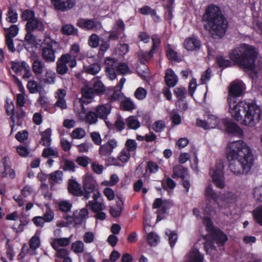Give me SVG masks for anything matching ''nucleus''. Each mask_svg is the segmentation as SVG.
Segmentation results:
<instances>
[{
	"mask_svg": "<svg viewBox=\"0 0 262 262\" xmlns=\"http://www.w3.org/2000/svg\"><path fill=\"white\" fill-rule=\"evenodd\" d=\"M6 38H12L16 36L18 32V28L16 25H11L9 28L5 29Z\"/></svg>",
	"mask_w": 262,
	"mask_h": 262,
	"instance_id": "de8ad7c7",
	"label": "nucleus"
},
{
	"mask_svg": "<svg viewBox=\"0 0 262 262\" xmlns=\"http://www.w3.org/2000/svg\"><path fill=\"white\" fill-rule=\"evenodd\" d=\"M3 161L4 166V171L1 173L0 177L2 178L5 177H9L10 179L14 178L15 176V172L13 169L10 168L7 165V158L6 157H4L3 159Z\"/></svg>",
	"mask_w": 262,
	"mask_h": 262,
	"instance_id": "cd10ccee",
	"label": "nucleus"
},
{
	"mask_svg": "<svg viewBox=\"0 0 262 262\" xmlns=\"http://www.w3.org/2000/svg\"><path fill=\"white\" fill-rule=\"evenodd\" d=\"M100 38L96 34H92L89 37L88 43L90 47L97 48L99 46Z\"/></svg>",
	"mask_w": 262,
	"mask_h": 262,
	"instance_id": "13d9d810",
	"label": "nucleus"
},
{
	"mask_svg": "<svg viewBox=\"0 0 262 262\" xmlns=\"http://www.w3.org/2000/svg\"><path fill=\"white\" fill-rule=\"evenodd\" d=\"M170 118L173 125H178L182 122L181 116L176 111H172L171 112Z\"/></svg>",
	"mask_w": 262,
	"mask_h": 262,
	"instance_id": "680f3d73",
	"label": "nucleus"
},
{
	"mask_svg": "<svg viewBox=\"0 0 262 262\" xmlns=\"http://www.w3.org/2000/svg\"><path fill=\"white\" fill-rule=\"evenodd\" d=\"M56 71L60 75L66 74V54L61 55L56 63Z\"/></svg>",
	"mask_w": 262,
	"mask_h": 262,
	"instance_id": "ea45409f",
	"label": "nucleus"
},
{
	"mask_svg": "<svg viewBox=\"0 0 262 262\" xmlns=\"http://www.w3.org/2000/svg\"><path fill=\"white\" fill-rule=\"evenodd\" d=\"M203 224L205 225L206 230L208 232V235L211 237V239L219 246L223 247L228 240L226 234L213 225V223L210 217H204Z\"/></svg>",
	"mask_w": 262,
	"mask_h": 262,
	"instance_id": "39448f33",
	"label": "nucleus"
},
{
	"mask_svg": "<svg viewBox=\"0 0 262 262\" xmlns=\"http://www.w3.org/2000/svg\"><path fill=\"white\" fill-rule=\"evenodd\" d=\"M225 130L229 134L238 137H242L244 135L243 130L239 127L237 123L231 121L225 122Z\"/></svg>",
	"mask_w": 262,
	"mask_h": 262,
	"instance_id": "2eb2a0df",
	"label": "nucleus"
},
{
	"mask_svg": "<svg viewBox=\"0 0 262 262\" xmlns=\"http://www.w3.org/2000/svg\"><path fill=\"white\" fill-rule=\"evenodd\" d=\"M57 45V43L50 37L45 38L41 45V56L46 61L53 62L55 61V51L53 48Z\"/></svg>",
	"mask_w": 262,
	"mask_h": 262,
	"instance_id": "6e6552de",
	"label": "nucleus"
},
{
	"mask_svg": "<svg viewBox=\"0 0 262 262\" xmlns=\"http://www.w3.org/2000/svg\"><path fill=\"white\" fill-rule=\"evenodd\" d=\"M159 169V166L158 164L152 161H149L147 163L145 167L146 172L149 171L150 173H156Z\"/></svg>",
	"mask_w": 262,
	"mask_h": 262,
	"instance_id": "8fccbe9b",
	"label": "nucleus"
},
{
	"mask_svg": "<svg viewBox=\"0 0 262 262\" xmlns=\"http://www.w3.org/2000/svg\"><path fill=\"white\" fill-rule=\"evenodd\" d=\"M71 249L75 253H81L84 252V245L81 241H76L71 245Z\"/></svg>",
	"mask_w": 262,
	"mask_h": 262,
	"instance_id": "c03bdc74",
	"label": "nucleus"
},
{
	"mask_svg": "<svg viewBox=\"0 0 262 262\" xmlns=\"http://www.w3.org/2000/svg\"><path fill=\"white\" fill-rule=\"evenodd\" d=\"M5 108L6 110V113L8 115H10V119L13 121V123L11 125V129L13 130V128L14 127V122H15V118H14V105L12 101H7L6 103L5 104Z\"/></svg>",
	"mask_w": 262,
	"mask_h": 262,
	"instance_id": "72a5a7b5",
	"label": "nucleus"
},
{
	"mask_svg": "<svg viewBox=\"0 0 262 262\" xmlns=\"http://www.w3.org/2000/svg\"><path fill=\"white\" fill-rule=\"evenodd\" d=\"M164 80L168 87L173 88L177 84L178 78L173 70L168 68L165 72Z\"/></svg>",
	"mask_w": 262,
	"mask_h": 262,
	"instance_id": "6ab92c4d",
	"label": "nucleus"
},
{
	"mask_svg": "<svg viewBox=\"0 0 262 262\" xmlns=\"http://www.w3.org/2000/svg\"><path fill=\"white\" fill-rule=\"evenodd\" d=\"M35 17V13L31 10H25L22 12L21 18L23 20L29 22L33 19Z\"/></svg>",
	"mask_w": 262,
	"mask_h": 262,
	"instance_id": "3c124183",
	"label": "nucleus"
},
{
	"mask_svg": "<svg viewBox=\"0 0 262 262\" xmlns=\"http://www.w3.org/2000/svg\"><path fill=\"white\" fill-rule=\"evenodd\" d=\"M77 211H74L72 216L67 215V226L69 222H74L76 224H81L82 222L81 217L79 215Z\"/></svg>",
	"mask_w": 262,
	"mask_h": 262,
	"instance_id": "a18cd8bd",
	"label": "nucleus"
},
{
	"mask_svg": "<svg viewBox=\"0 0 262 262\" xmlns=\"http://www.w3.org/2000/svg\"><path fill=\"white\" fill-rule=\"evenodd\" d=\"M124 206V202L121 198L119 197L118 200L116 202V207L111 206L110 208V213L114 217H119L122 211Z\"/></svg>",
	"mask_w": 262,
	"mask_h": 262,
	"instance_id": "393cba45",
	"label": "nucleus"
},
{
	"mask_svg": "<svg viewBox=\"0 0 262 262\" xmlns=\"http://www.w3.org/2000/svg\"><path fill=\"white\" fill-rule=\"evenodd\" d=\"M245 89V85L242 82L233 81L231 83L229 86L227 97L229 111L233 109L234 105L238 103L237 98L243 95Z\"/></svg>",
	"mask_w": 262,
	"mask_h": 262,
	"instance_id": "423d86ee",
	"label": "nucleus"
},
{
	"mask_svg": "<svg viewBox=\"0 0 262 262\" xmlns=\"http://www.w3.org/2000/svg\"><path fill=\"white\" fill-rule=\"evenodd\" d=\"M83 187L84 189L83 196L85 200H88L90 197V194L95 192L97 189V183L92 175L89 173L85 175Z\"/></svg>",
	"mask_w": 262,
	"mask_h": 262,
	"instance_id": "9d476101",
	"label": "nucleus"
},
{
	"mask_svg": "<svg viewBox=\"0 0 262 262\" xmlns=\"http://www.w3.org/2000/svg\"><path fill=\"white\" fill-rule=\"evenodd\" d=\"M63 172L60 170H57L49 174V182L51 187L55 183H60L63 180Z\"/></svg>",
	"mask_w": 262,
	"mask_h": 262,
	"instance_id": "a878e982",
	"label": "nucleus"
},
{
	"mask_svg": "<svg viewBox=\"0 0 262 262\" xmlns=\"http://www.w3.org/2000/svg\"><path fill=\"white\" fill-rule=\"evenodd\" d=\"M90 101H88L86 103H89ZM81 106L82 109V112L85 114V116L84 118L82 119L87 123H89L90 124H93L96 123L98 121V116L95 112L90 111L86 112V110L84 107L83 103H85V101L81 100Z\"/></svg>",
	"mask_w": 262,
	"mask_h": 262,
	"instance_id": "a211bd4d",
	"label": "nucleus"
},
{
	"mask_svg": "<svg viewBox=\"0 0 262 262\" xmlns=\"http://www.w3.org/2000/svg\"><path fill=\"white\" fill-rule=\"evenodd\" d=\"M258 55V52L254 46L244 43L229 52L230 60L221 55L216 57V60L218 66L222 68L230 67L232 61L245 72H249V76L253 79L258 77L255 63Z\"/></svg>",
	"mask_w": 262,
	"mask_h": 262,
	"instance_id": "f257e3e1",
	"label": "nucleus"
},
{
	"mask_svg": "<svg viewBox=\"0 0 262 262\" xmlns=\"http://www.w3.org/2000/svg\"><path fill=\"white\" fill-rule=\"evenodd\" d=\"M17 19L18 15L16 11L12 7H9L7 14V21L11 23H15Z\"/></svg>",
	"mask_w": 262,
	"mask_h": 262,
	"instance_id": "49530a36",
	"label": "nucleus"
},
{
	"mask_svg": "<svg viewBox=\"0 0 262 262\" xmlns=\"http://www.w3.org/2000/svg\"><path fill=\"white\" fill-rule=\"evenodd\" d=\"M252 213L255 222L262 226V206L257 207L253 211Z\"/></svg>",
	"mask_w": 262,
	"mask_h": 262,
	"instance_id": "603ef678",
	"label": "nucleus"
},
{
	"mask_svg": "<svg viewBox=\"0 0 262 262\" xmlns=\"http://www.w3.org/2000/svg\"><path fill=\"white\" fill-rule=\"evenodd\" d=\"M120 108L125 111H132L136 108V105L133 101L128 98H126L120 103Z\"/></svg>",
	"mask_w": 262,
	"mask_h": 262,
	"instance_id": "c9c22d12",
	"label": "nucleus"
},
{
	"mask_svg": "<svg viewBox=\"0 0 262 262\" xmlns=\"http://www.w3.org/2000/svg\"><path fill=\"white\" fill-rule=\"evenodd\" d=\"M161 185L164 190H167L168 188L173 189L176 186V183L172 179L168 177L166 179L165 182H164V181H162Z\"/></svg>",
	"mask_w": 262,
	"mask_h": 262,
	"instance_id": "5fc2aeb1",
	"label": "nucleus"
},
{
	"mask_svg": "<svg viewBox=\"0 0 262 262\" xmlns=\"http://www.w3.org/2000/svg\"><path fill=\"white\" fill-rule=\"evenodd\" d=\"M25 29L26 31L42 32L45 30V25L40 19L35 17L33 19L27 23Z\"/></svg>",
	"mask_w": 262,
	"mask_h": 262,
	"instance_id": "f3484780",
	"label": "nucleus"
},
{
	"mask_svg": "<svg viewBox=\"0 0 262 262\" xmlns=\"http://www.w3.org/2000/svg\"><path fill=\"white\" fill-rule=\"evenodd\" d=\"M40 243L39 237L35 234L30 239L29 247L30 249L35 250L39 247Z\"/></svg>",
	"mask_w": 262,
	"mask_h": 262,
	"instance_id": "052dcab7",
	"label": "nucleus"
},
{
	"mask_svg": "<svg viewBox=\"0 0 262 262\" xmlns=\"http://www.w3.org/2000/svg\"><path fill=\"white\" fill-rule=\"evenodd\" d=\"M139 12L144 15H150L155 23H159L161 20L160 17L157 14L156 10L152 9L149 6H144L139 10Z\"/></svg>",
	"mask_w": 262,
	"mask_h": 262,
	"instance_id": "5701e85b",
	"label": "nucleus"
},
{
	"mask_svg": "<svg viewBox=\"0 0 262 262\" xmlns=\"http://www.w3.org/2000/svg\"><path fill=\"white\" fill-rule=\"evenodd\" d=\"M130 154L129 152L126 149H123L118 156V159L119 161L122 162V163L127 162L130 158Z\"/></svg>",
	"mask_w": 262,
	"mask_h": 262,
	"instance_id": "774afa93",
	"label": "nucleus"
},
{
	"mask_svg": "<svg viewBox=\"0 0 262 262\" xmlns=\"http://www.w3.org/2000/svg\"><path fill=\"white\" fill-rule=\"evenodd\" d=\"M129 71L128 65L125 63L118 62L117 69L116 71V75H125Z\"/></svg>",
	"mask_w": 262,
	"mask_h": 262,
	"instance_id": "bf43d9fd",
	"label": "nucleus"
},
{
	"mask_svg": "<svg viewBox=\"0 0 262 262\" xmlns=\"http://www.w3.org/2000/svg\"><path fill=\"white\" fill-rule=\"evenodd\" d=\"M83 69L85 73L95 75L100 71L101 66L98 63H94L88 66H84Z\"/></svg>",
	"mask_w": 262,
	"mask_h": 262,
	"instance_id": "e433bc0d",
	"label": "nucleus"
},
{
	"mask_svg": "<svg viewBox=\"0 0 262 262\" xmlns=\"http://www.w3.org/2000/svg\"><path fill=\"white\" fill-rule=\"evenodd\" d=\"M187 91L186 89L182 86L177 87L173 90V94L175 96L178 98L176 102V105L180 101H183V100L186 98Z\"/></svg>",
	"mask_w": 262,
	"mask_h": 262,
	"instance_id": "7c9ffc66",
	"label": "nucleus"
},
{
	"mask_svg": "<svg viewBox=\"0 0 262 262\" xmlns=\"http://www.w3.org/2000/svg\"><path fill=\"white\" fill-rule=\"evenodd\" d=\"M55 73L52 71H47L45 75L44 82L48 84H53L55 82Z\"/></svg>",
	"mask_w": 262,
	"mask_h": 262,
	"instance_id": "4d7b16f0",
	"label": "nucleus"
},
{
	"mask_svg": "<svg viewBox=\"0 0 262 262\" xmlns=\"http://www.w3.org/2000/svg\"><path fill=\"white\" fill-rule=\"evenodd\" d=\"M11 64L12 70L16 73L20 72L23 69H28V64L25 61H12Z\"/></svg>",
	"mask_w": 262,
	"mask_h": 262,
	"instance_id": "a19ab883",
	"label": "nucleus"
},
{
	"mask_svg": "<svg viewBox=\"0 0 262 262\" xmlns=\"http://www.w3.org/2000/svg\"><path fill=\"white\" fill-rule=\"evenodd\" d=\"M69 193L76 195L83 196V191L81 190L80 185L74 180H70L68 188Z\"/></svg>",
	"mask_w": 262,
	"mask_h": 262,
	"instance_id": "b1692460",
	"label": "nucleus"
},
{
	"mask_svg": "<svg viewBox=\"0 0 262 262\" xmlns=\"http://www.w3.org/2000/svg\"><path fill=\"white\" fill-rule=\"evenodd\" d=\"M27 88L31 94H35L40 92L41 88L37 81L31 80L28 82Z\"/></svg>",
	"mask_w": 262,
	"mask_h": 262,
	"instance_id": "58836bf2",
	"label": "nucleus"
},
{
	"mask_svg": "<svg viewBox=\"0 0 262 262\" xmlns=\"http://www.w3.org/2000/svg\"><path fill=\"white\" fill-rule=\"evenodd\" d=\"M99 24L98 21H95L94 19L83 18H79L76 23L78 27L85 31H96Z\"/></svg>",
	"mask_w": 262,
	"mask_h": 262,
	"instance_id": "ddd939ff",
	"label": "nucleus"
},
{
	"mask_svg": "<svg viewBox=\"0 0 262 262\" xmlns=\"http://www.w3.org/2000/svg\"><path fill=\"white\" fill-rule=\"evenodd\" d=\"M207 120L209 124L210 125V128H215L220 124V118L214 115H208Z\"/></svg>",
	"mask_w": 262,
	"mask_h": 262,
	"instance_id": "09e8293b",
	"label": "nucleus"
},
{
	"mask_svg": "<svg viewBox=\"0 0 262 262\" xmlns=\"http://www.w3.org/2000/svg\"><path fill=\"white\" fill-rule=\"evenodd\" d=\"M184 46L188 51H198L201 47V42L196 36H192L185 39Z\"/></svg>",
	"mask_w": 262,
	"mask_h": 262,
	"instance_id": "dca6fc26",
	"label": "nucleus"
},
{
	"mask_svg": "<svg viewBox=\"0 0 262 262\" xmlns=\"http://www.w3.org/2000/svg\"><path fill=\"white\" fill-rule=\"evenodd\" d=\"M51 245L56 251L55 262H66V238H54Z\"/></svg>",
	"mask_w": 262,
	"mask_h": 262,
	"instance_id": "1a4fd4ad",
	"label": "nucleus"
},
{
	"mask_svg": "<svg viewBox=\"0 0 262 262\" xmlns=\"http://www.w3.org/2000/svg\"><path fill=\"white\" fill-rule=\"evenodd\" d=\"M205 195L207 199L209 201L211 200H213L214 202L217 201L219 195L213 190L210 185L208 186L206 188Z\"/></svg>",
	"mask_w": 262,
	"mask_h": 262,
	"instance_id": "79ce46f5",
	"label": "nucleus"
},
{
	"mask_svg": "<svg viewBox=\"0 0 262 262\" xmlns=\"http://www.w3.org/2000/svg\"><path fill=\"white\" fill-rule=\"evenodd\" d=\"M126 150L128 152L134 151L137 147V142L133 139H127L125 142Z\"/></svg>",
	"mask_w": 262,
	"mask_h": 262,
	"instance_id": "69168bd1",
	"label": "nucleus"
},
{
	"mask_svg": "<svg viewBox=\"0 0 262 262\" xmlns=\"http://www.w3.org/2000/svg\"><path fill=\"white\" fill-rule=\"evenodd\" d=\"M85 136V130L80 127L74 129L71 134L73 139H82Z\"/></svg>",
	"mask_w": 262,
	"mask_h": 262,
	"instance_id": "6e6d98bb",
	"label": "nucleus"
},
{
	"mask_svg": "<svg viewBox=\"0 0 262 262\" xmlns=\"http://www.w3.org/2000/svg\"><path fill=\"white\" fill-rule=\"evenodd\" d=\"M147 94L146 90L142 87L138 88L135 92V97L140 100H142L144 99Z\"/></svg>",
	"mask_w": 262,
	"mask_h": 262,
	"instance_id": "338daca9",
	"label": "nucleus"
},
{
	"mask_svg": "<svg viewBox=\"0 0 262 262\" xmlns=\"http://www.w3.org/2000/svg\"><path fill=\"white\" fill-rule=\"evenodd\" d=\"M173 172L171 177L174 179L179 178L184 179L189 175L188 169L181 165L174 166L173 168Z\"/></svg>",
	"mask_w": 262,
	"mask_h": 262,
	"instance_id": "4be33fe9",
	"label": "nucleus"
},
{
	"mask_svg": "<svg viewBox=\"0 0 262 262\" xmlns=\"http://www.w3.org/2000/svg\"><path fill=\"white\" fill-rule=\"evenodd\" d=\"M226 158L229 168L234 175L248 174L254 164V156L249 146L243 140L228 143Z\"/></svg>",
	"mask_w": 262,
	"mask_h": 262,
	"instance_id": "f03ea898",
	"label": "nucleus"
},
{
	"mask_svg": "<svg viewBox=\"0 0 262 262\" xmlns=\"http://www.w3.org/2000/svg\"><path fill=\"white\" fill-rule=\"evenodd\" d=\"M107 99L110 103L120 101L123 94L116 88H108L106 89Z\"/></svg>",
	"mask_w": 262,
	"mask_h": 262,
	"instance_id": "aec40b11",
	"label": "nucleus"
},
{
	"mask_svg": "<svg viewBox=\"0 0 262 262\" xmlns=\"http://www.w3.org/2000/svg\"><path fill=\"white\" fill-rule=\"evenodd\" d=\"M118 62V60L115 58L106 57L105 59V73L111 80L117 78L116 71Z\"/></svg>",
	"mask_w": 262,
	"mask_h": 262,
	"instance_id": "f8f14e48",
	"label": "nucleus"
},
{
	"mask_svg": "<svg viewBox=\"0 0 262 262\" xmlns=\"http://www.w3.org/2000/svg\"><path fill=\"white\" fill-rule=\"evenodd\" d=\"M203 255L197 250L192 251L188 255V259L185 262H203Z\"/></svg>",
	"mask_w": 262,
	"mask_h": 262,
	"instance_id": "f704fd0d",
	"label": "nucleus"
},
{
	"mask_svg": "<svg viewBox=\"0 0 262 262\" xmlns=\"http://www.w3.org/2000/svg\"><path fill=\"white\" fill-rule=\"evenodd\" d=\"M204 28L210 31L212 35L222 37L226 34L228 22L223 14L221 8L213 4L206 7L202 16Z\"/></svg>",
	"mask_w": 262,
	"mask_h": 262,
	"instance_id": "7ed1b4c3",
	"label": "nucleus"
},
{
	"mask_svg": "<svg viewBox=\"0 0 262 262\" xmlns=\"http://www.w3.org/2000/svg\"><path fill=\"white\" fill-rule=\"evenodd\" d=\"M51 133L52 130L50 128H48L41 133V139L40 143L43 146H49L51 144Z\"/></svg>",
	"mask_w": 262,
	"mask_h": 262,
	"instance_id": "2f4dec72",
	"label": "nucleus"
},
{
	"mask_svg": "<svg viewBox=\"0 0 262 262\" xmlns=\"http://www.w3.org/2000/svg\"><path fill=\"white\" fill-rule=\"evenodd\" d=\"M82 97L86 99H91L95 94L92 88L88 86H85L81 89Z\"/></svg>",
	"mask_w": 262,
	"mask_h": 262,
	"instance_id": "864d4df0",
	"label": "nucleus"
},
{
	"mask_svg": "<svg viewBox=\"0 0 262 262\" xmlns=\"http://www.w3.org/2000/svg\"><path fill=\"white\" fill-rule=\"evenodd\" d=\"M126 123L128 128L136 130L140 127L141 124L134 116H130L126 119Z\"/></svg>",
	"mask_w": 262,
	"mask_h": 262,
	"instance_id": "473e14b6",
	"label": "nucleus"
},
{
	"mask_svg": "<svg viewBox=\"0 0 262 262\" xmlns=\"http://www.w3.org/2000/svg\"><path fill=\"white\" fill-rule=\"evenodd\" d=\"M118 146L117 141L115 139H110L105 143L100 145L99 154L103 160L111 156L114 149Z\"/></svg>",
	"mask_w": 262,
	"mask_h": 262,
	"instance_id": "9b49d317",
	"label": "nucleus"
},
{
	"mask_svg": "<svg viewBox=\"0 0 262 262\" xmlns=\"http://www.w3.org/2000/svg\"><path fill=\"white\" fill-rule=\"evenodd\" d=\"M42 156L43 157H49L53 156L55 157H58V152L56 149H53L51 147H47L43 150Z\"/></svg>",
	"mask_w": 262,
	"mask_h": 262,
	"instance_id": "0e129e2a",
	"label": "nucleus"
},
{
	"mask_svg": "<svg viewBox=\"0 0 262 262\" xmlns=\"http://www.w3.org/2000/svg\"><path fill=\"white\" fill-rule=\"evenodd\" d=\"M166 235L168 236V242L171 248H173L178 240V234L175 231L168 230L165 232Z\"/></svg>",
	"mask_w": 262,
	"mask_h": 262,
	"instance_id": "37998d69",
	"label": "nucleus"
},
{
	"mask_svg": "<svg viewBox=\"0 0 262 262\" xmlns=\"http://www.w3.org/2000/svg\"><path fill=\"white\" fill-rule=\"evenodd\" d=\"M232 117L241 124L254 126L260 120V108L255 103L240 101L229 111Z\"/></svg>",
	"mask_w": 262,
	"mask_h": 262,
	"instance_id": "20e7f679",
	"label": "nucleus"
},
{
	"mask_svg": "<svg viewBox=\"0 0 262 262\" xmlns=\"http://www.w3.org/2000/svg\"><path fill=\"white\" fill-rule=\"evenodd\" d=\"M224 165L222 162L219 161L215 163L214 167L210 169V174L214 185L219 188H224L225 186L224 177Z\"/></svg>",
	"mask_w": 262,
	"mask_h": 262,
	"instance_id": "0eeeda50",
	"label": "nucleus"
},
{
	"mask_svg": "<svg viewBox=\"0 0 262 262\" xmlns=\"http://www.w3.org/2000/svg\"><path fill=\"white\" fill-rule=\"evenodd\" d=\"M80 52V47L78 43H75L71 47L69 53H67V64L71 68H74L76 65V58Z\"/></svg>",
	"mask_w": 262,
	"mask_h": 262,
	"instance_id": "4468645a",
	"label": "nucleus"
},
{
	"mask_svg": "<svg viewBox=\"0 0 262 262\" xmlns=\"http://www.w3.org/2000/svg\"><path fill=\"white\" fill-rule=\"evenodd\" d=\"M32 71L36 75H40L42 73L45 68L43 61L38 58L34 59L32 62Z\"/></svg>",
	"mask_w": 262,
	"mask_h": 262,
	"instance_id": "c85d7f7f",
	"label": "nucleus"
},
{
	"mask_svg": "<svg viewBox=\"0 0 262 262\" xmlns=\"http://www.w3.org/2000/svg\"><path fill=\"white\" fill-rule=\"evenodd\" d=\"M88 206L94 212H99L103 209L102 204L98 201L93 202L90 201L89 202Z\"/></svg>",
	"mask_w": 262,
	"mask_h": 262,
	"instance_id": "e2e57ef3",
	"label": "nucleus"
},
{
	"mask_svg": "<svg viewBox=\"0 0 262 262\" xmlns=\"http://www.w3.org/2000/svg\"><path fill=\"white\" fill-rule=\"evenodd\" d=\"M111 105L108 104L99 105L95 108L98 118L105 121L111 112Z\"/></svg>",
	"mask_w": 262,
	"mask_h": 262,
	"instance_id": "412c9836",
	"label": "nucleus"
},
{
	"mask_svg": "<svg viewBox=\"0 0 262 262\" xmlns=\"http://www.w3.org/2000/svg\"><path fill=\"white\" fill-rule=\"evenodd\" d=\"M166 55L171 61L180 62L182 61V59L179 56L178 53L170 47V45H168V48L166 50Z\"/></svg>",
	"mask_w": 262,
	"mask_h": 262,
	"instance_id": "bb28decb",
	"label": "nucleus"
},
{
	"mask_svg": "<svg viewBox=\"0 0 262 262\" xmlns=\"http://www.w3.org/2000/svg\"><path fill=\"white\" fill-rule=\"evenodd\" d=\"M64 96L65 91L64 89H59L56 92V97L57 99V101L55 105L62 109L66 107Z\"/></svg>",
	"mask_w": 262,
	"mask_h": 262,
	"instance_id": "c756f323",
	"label": "nucleus"
},
{
	"mask_svg": "<svg viewBox=\"0 0 262 262\" xmlns=\"http://www.w3.org/2000/svg\"><path fill=\"white\" fill-rule=\"evenodd\" d=\"M95 94L101 95L104 93L106 90L103 83L100 80L95 81L92 88Z\"/></svg>",
	"mask_w": 262,
	"mask_h": 262,
	"instance_id": "4c0bfd02",
	"label": "nucleus"
}]
</instances>
